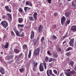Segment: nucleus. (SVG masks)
I'll return each mask as SVG.
<instances>
[{"instance_id":"obj_44","label":"nucleus","mask_w":76,"mask_h":76,"mask_svg":"<svg viewBox=\"0 0 76 76\" xmlns=\"http://www.w3.org/2000/svg\"><path fill=\"white\" fill-rule=\"evenodd\" d=\"M28 7H25L24 8V10L25 12H26V10H27V9H28Z\"/></svg>"},{"instance_id":"obj_48","label":"nucleus","mask_w":76,"mask_h":76,"mask_svg":"<svg viewBox=\"0 0 76 76\" xmlns=\"http://www.w3.org/2000/svg\"><path fill=\"white\" fill-rule=\"evenodd\" d=\"M53 72H54V73H55V74H57V71H56V70H53Z\"/></svg>"},{"instance_id":"obj_49","label":"nucleus","mask_w":76,"mask_h":76,"mask_svg":"<svg viewBox=\"0 0 76 76\" xmlns=\"http://www.w3.org/2000/svg\"><path fill=\"white\" fill-rule=\"evenodd\" d=\"M47 1L49 4H51V0H48Z\"/></svg>"},{"instance_id":"obj_11","label":"nucleus","mask_w":76,"mask_h":76,"mask_svg":"<svg viewBox=\"0 0 76 76\" xmlns=\"http://www.w3.org/2000/svg\"><path fill=\"white\" fill-rule=\"evenodd\" d=\"M48 71H49V70L48 69L47 71V75H48V76H50V75H52V70L51 69H50L49 71V73Z\"/></svg>"},{"instance_id":"obj_61","label":"nucleus","mask_w":76,"mask_h":76,"mask_svg":"<svg viewBox=\"0 0 76 76\" xmlns=\"http://www.w3.org/2000/svg\"><path fill=\"white\" fill-rule=\"evenodd\" d=\"M29 6H32V3L30 2Z\"/></svg>"},{"instance_id":"obj_14","label":"nucleus","mask_w":76,"mask_h":76,"mask_svg":"<svg viewBox=\"0 0 76 76\" xmlns=\"http://www.w3.org/2000/svg\"><path fill=\"white\" fill-rule=\"evenodd\" d=\"M5 9L6 10V11H7V12H12V10H11V9L9 8V6H5Z\"/></svg>"},{"instance_id":"obj_2","label":"nucleus","mask_w":76,"mask_h":76,"mask_svg":"<svg viewBox=\"0 0 76 76\" xmlns=\"http://www.w3.org/2000/svg\"><path fill=\"white\" fill-rule=\"evenodd\" d=\"M23 55V53H21L18 56H15V59H16L15 63H17V64H20V62H19L20 60L21 57Z\"/></svg>"},{"instance_id":"obj_17","label":"nucleus","mask_w":76,"mask_h":76,"mask_svg":"<svg viewBox=\"0 0 76 76\" xmlns=\"http://www.w3.org/2000/svg\"><path fill=\"white\" fill-rule=\"evenodd\" d=\"M7 17H8V18L9 20H11L12 19V16L9 13H8L7 14Z\"/></svg>"},{"instance_id":"obj_10","label":"nucleus","mask_w":76,"mask_h":76,"mask_svg":"<svg viewBox=\"0 0 76 76\" xmlns=\"http://www.w3.org/2000/svg\"><path fill=\"white\" fill-rule=\"evenodd\" d=\"M13 30L15 31L17 36L19 37V31L17 30L16 27H14L13 28Z\"/></svg>"},{"instance_id":"obj_7","label":"nucleus","mask_w":76,"mask_h":76,"mask_svg":"<svg viewBox=\"0 0 76 76\" xmlns=\"http://www.w3.org/2000/svg\"><path fill=\"white\" fill-rule=\"evenodd\" d=\"M74 38H73L72 39H71L70 41L69 44L70 45V46L71 47H73V43H74Z\"/></svg>"},{"instance_id":"obj_41","label":"nucleus","mask_w":76,"mask_h":76,"mask_svg":"<svg viewBox=\"0 0 76 76\" xmlns=\"http://www.w3.org/2000/svg\"><path fill=\"white\" fill-rule=\"evenodd\" d=\"M11 35H12V36H13L14 37H15V34H14V33L13 32V31H11Z\"/></svg>"},{"instance_id":"obj_55","label":"nucleus","mask_w":76,"mask_h":76,"mask_svg":"<svg viewBox=\"0 0 76 76\" xmlns=\"http://www.w3.org/2000/svg\"><path fill=\"white\" fill-rule=\"evenodd\" d=\"M66 55L67 56H70V54H69V53H68L66 54Z\"/></svg>"},{"instance_id":"obj_34","label":"nucleus","mask_w":76,"mask_h":76,"mask_svg":"<svg viewBox=\"0 0 76 76\" xmlns=\"http://www.w3.org/2000/svg\"><path fill=\"white\" fill-rule=\"evenodd\" d=\"M65 16L66 18H68L69 16V13H66L65 14Z\"/></svg>"},{"instance_id":"obj_3","label":"nucleus","mask_w":76,"mask_h":76,"mask_svg":"<svg viewBox=\"0 0 76 76\" xmlns=\"http://www.w3.org/2000/svg\"><path fill=\"white\" fill-rule=\"evenodd\" d=\"M40 52V49L39 48H37L36 50H35L34 51L33 56H39V52Z\"/></svg>"},{"instance_id":"obj_25","label":"nucleus","mask_w":76,"mask_h":76,"mask_svg":"<svg viewBox=\"0 0 76 76\" xmlns=\"http://www.w3.org/2000/svg\"><path fill=\"white\" fill-rule=\"evenodd\" d=\"M43 64L44 67L45 69H47V64L45 63H43Z\"/></svg>"},{"instance_id":"obj_62","label":"nucleus","mask_w":76,"mask_h":76,"mask_svg":"<svg viewBox=\"0 0 76 76\" xmlns=\"http://www.w3.org/2000/svg\"><path fill=\"white\" fill-rule=\"evenodd\" d=\"M5 17H6L5 15H3L2 17V18H5Z\"/></svg>"},{"instance_id":"obj_18","label":"nucleus","mask_w":76,"mask_h":76,"mask_svg":"<svg viewBox=\"0 0 76 76\" xmlns=\"http://www.w3.org/2000/svg\"><path fill=\"white\" fill-rule=\"evenodd\" d=\"M23 50H28V47H27V45H24L23 46Z\"/></svg>"},{"instance_id":"obj_1","label":"nucleus","mask_w":76,"mask_h":76,"mask_svg":"<svg viewBox=\"0 0 76 76\" xmlns=\"http://www.w3.org/2000/svg\"><path fill=\"white\" fill-rule=\"evenodd\" d=\"M38 15V14L37 12H35L33 16H31L29 17V20L30 21H34V20H37V15Z\"/></svg>"},{"instance_id":"obj_6","label":"nucleus","mask_w":76,"mask_h":76,"mask_svg":"<svg viewBox=\"0 0 76 76\" xmlns=\"http://www.w3.org/2000/svg\"><path fill=\"white\" fill-rule=\"evenodd\" d=\"M65 21H66V18L64 16L62 17L61 18V23L62 25H63L65 23Z\"/></svg>"},{"instance_id":"obj_38","label":"nucleus","mask_w":76,"mask_h":76,"mask_svg":"<svg viewBox=\"0 0 76 76\" xmlns=\"http://www.w3.org/2000/svg\"><path fill=\"white\" fill-rule=\"evenodd\" d=\"M44 40V37H43L41 39V43H42V41H43Z\"/></svg>"},{"instance_id":"obj_46","label":"nucleus","mask_w":76,"mask_h":76,"mask_svg":"<svg viewBox=\"0 0 76 76\" xmlns=\"http://www.w3.org/2000/svg\"><path fill=\"white\" fill-rule=\"evenodd\" d=\"M58 15V14H57V12L54 13L53 14V15L54 16H57Z\"/></svg>"},{"instance_id":"obj_5","label":"nucleus","mask_w":76,"mask_h":76,"mask_svg":"<svg viewBox=\"0 0 76 76\" xmlns=\"http://www.w3.org/2000/svg\"><path fill=\"white\" fill-rule=\"evenodd\" d=\"M12 58H13V56H10V55H8L5 57L6 60H9L10 59H12Z\"/></svg>"},{"instance_id":"obj_15","label":"nucleus","mask_w":76,"mask_h":76,"mask_svg":"<svg viewBox=\"0 0 76 76\" xmlns=\"http://www.w3.org/2000/svg\"><path fill=\"white\" fill-rule=\"evenodd\" d=\"M39 42V40L38 39H37L36 41H33L34 45H37V44H38Z\"/></svg>"},{"instance_id":"obj_28","label":"nucleus","mask_w":76,"mask_h":76,"mask_svg":"<svg viewBox=\"0 0 76 76\" xmlns=\"http://www.w3.org/2000/svg\"><path fill=\"white\" fill-rule=\"evenodd\" d=\"M65 75L67 76H70L71 75H70V72H66Z\"/></svg>"},{"instance_id":"obj_13","label":"nucleus","mask_w":76,"mask_h":76,"mask_svg":"<svg viewBox=\"0 0 76 76\" xmlns=\"http://www.w3.org/2000/svg\"><path fill=\"white\" fill-rule=\"evenodd\" d=\"M39 68L40 72H43L44 71V66L40 64Z\"/></svg>"},{"instance_id":"obj_43","label":"nucleus","mask_w":76,"mask_h":76,"mask_svg":"<svg viewBox=\"0 0 76 76\" xmlns=\"http://www.w3.org/2000/svg\"><path fill=\"white\" fill-rule=\"evenodd\" d=\"M41 35V34H38V37L37 38V39H39V37H40V35Z\"/></svg>"},{"instance_id":"obj_40","label":"nucleus","mask_w":76,"mask_h":76,"mask_svg":"<svg viewBox=\"0 0 76 76\" xmlns=\"http://www.w3.org/2000/svg\"><path fill=\"white\" fill-rule=\"evenodd\" d=\"M37 65H38V63L37 62L34 63V67H36V66H37Z\"/></svg>"},{"instance_id":"obj_60","label":"nucleus","mask_w":76,"mask_h":76,"mask_svg":"<svg viewBox=\"0 0 76 76\" xmlns=\"http://www.w3.org/2000/svg\"><path fill=\"white\" fill-rule=\"evenodd\" d=\"M13 61V60H11V61H10L9 62L10 63H12Z\"/></svg>"},{"instance_id":"obj_53","label":"nucleus","mask_w":76,"mask_h":76,"mask_svg":"<svg viewBox=\"0 0 76 76\" xmlns=\"http://www.w3.org/2000/svg\"><path fill=\"white\" fill-rule=\"evenodd\" d=\"M20 32H22V31H23V29H22V28L20 29Z\"/></svg>"},{"instance_id":"obj_8","label":"nucleus","mask_w":76,"mask_h":76,"mask_svg":"<svg viewBox=\"0 0 76 76\" xmlns=\"http://www.w3.org/2000/svg\"><path fill=\"white\" fill-rule=\"evenodd\" d=\"M42 25H40L39 27L38 28V34L42 33Z\"/></svg>"},{"instance_id":"obj_36","label":"nucleus","mask_w":76,"mask_h":76,"mask_svg":"<svg viewBox=\"0 0 76 76\" xmlns=\"http://www.w3.org/2000/svg\"><path fill=\"white\" fill-rule=\"evenodd\" d=\"M72 6L75 7H76V5H75V2L73 1L72 2Z\"/></svg>"},{"instance_id":"obj_64","label":"nucleus","mask_w":76,"mask_h":76,"mask_svg":"<svg viewBox=\"0 0 76 76\" xmlns=\"http://www.w3.org/2000/svg\"><path fill=\"white\" fill-rule=\"evenodd\" d=\"M75 47H76V41L75 43Z\"/></svg>"},{"instance_id":"obj_39","label":"nucleus","mask_w":76,"mask_h":76,"mask_svg":"<svg viewBox=\"0 0 76 76\" xmlns=\"http://www.w3.org/2000/svg\"><path fill=\"white\" fill-rule=\"evenodd\" d=\"M45 61L47 62L48 61V57H46L45 58Z\"/></svg>"},{"instance_id":"obj_24","label":"nucleus","mask_w":76,"mask_h":76,"mask_svg":"<svg viewBox=\"0 0 76 76\" xmlns=\"http://www.w3.org/2000/svg\"><path fill=\"white\" fill-rule=\"evenodd\" d=\"M53 56L55 58L56 57V58H57V57H58V54H57V53H53Z\"/></svg>"},{"instance_id":"obj_32","label":"nucleus","mask_w":76,"mask_h":76,"mask_svg":"<svg viewBox=\"0 0 76 76\" xmlns=\"http://www.w3.org/2000/svg\"><path fill=\"white\" fill-rule=\"evenodd\" d=\"M19 71L21 73H23L24 71V68H22L19 69Z\"/></svg>"},{"instance_id":"obj_29","label":"nucleus","mask_w":76,"mask_h":76,"mask_svg":"<svg viewBox=\"0 0 76 76\" xmlns=\"http://www.w3.org/2000/svg\"><path fill=\"white\" fill-rule=\"evenodd\" d=\"M14 51L15 53H19L20 52L19 50L16 49H14Z\"/></svg>"},{"instance_id":"obj_35","label":"nucleus","mask_w":76,"mask_h":76,"mask_svg":"<svg viewBox=\"0 0 76 76\" xmlns=\"http://www.w3.org/2000/svg\"><path fill=\"white\" fill-rule=\"evenodd\" d=\"M56 50L57 51H58V52L61 51V48H57Z\"/></svg>"},{"instance_id":"obj_33","label":"nucleus","mask_w":76,"mask_h":76,"mask_svg":"<svg viewBox=\"0 0 76 76\" xmlns=\"http://www.w3.org/2000/svg\"><path fill=\"white\" fill-rule=\"evenodd\" d=\"M8 46H9V43H7L6 45L4 46V48H8Z\"/></svg>"},{"instance_id":"obj_56","label":"nucleus","mask_w":76,"mask_h":76,"mask_svg":"<svg viewBox=\"0 0 76 76\" xmlns=\"http://www.w3.org/2000/svg\"><path fill=\"white\" fill-rule=\"evenodd\" d=\"M5 39H6V36L4 35L3 37V41H4V40H5Z\"/></svg>"},{"instance_id":"obj_63","label":"nucleus","mask_w":76,"mask_h":76,"mask_svg":"<svg viewBox=\"0 0 76 76\" xmlns=\"http://www.w3.org/2000/svg\"><path fill=\"white\" fill-rule=\"evenodd\" d=\"M67 71H70V69H67Z\"/></svg>"},{"instance_id":"obj_9","label":"nucleus","mask_w":76,"mask_h":76,"mask_svg":"<svg viewBox=\"0 0 76 76\" xmlns=\"http://www.w3.org/2000/svg\"><path fill=\"white\" fill-rule=\"evenodd\" d=\"M72 32H76V26H72L71 29H70Z\"/></svg>"},{"instance_id":"obj_12","label":"nucleus","mask_w":76,"mask_h":76,"mask_svg":"<svg viewBox=\"0 0 76 76\" xmlns=\"http://www.w3.org/2000/svg\"><path fill=\"white\" fill-rule=\"evenodd\" d=\"M4 71L5 70L4 68H3L2 67H0V72L1 74H4V73H5Z\"/></svg>"},{"instance_id":"obj_57","label":"nucleus","mask_w":76,"mask_h":76,"mask_svg":"<svg viewBox=\"0 0 76 76\" xmlns=\"http://www.w3.org/2000/svg\"><path fill=\"white\" fill-rule=\"evenodd\" d=\"M65 36H66V37H68V32H66Z\"/></svg>"},{"instance_id":"obj_58","label":"nucleus","mask_w":76,"mask_h":76,"mask_svg":"<svg viewBox=\"0 0 76 76\" xmlns=\"http://www.w3.org/2000/svg\"><path fill=\"white\" fill-rule=\"evenodd\" d=\"M57 27V26H56V25H54V28L56 29V28Z\"/></svg>"},{"instance_id":"obj_4","label":"nucleus","mask_w":76,"mask_h":76,"mask_svg":"<svg viewBox=\"0 0 76 76\" xmlns=\"http://www.w3.org/2000/svg\"><path fill=\"white\" fill-rule=\"evenodd\" d=\"M0 25H2L3 27L4 28H6V27L8 26V23L5 20L2 21L0 23Z\"/></svg>"},{"instance_id":"obj_16","label":"nucleus","mask_w":76,"mask_h":76,"mask_svg":"<svg viewBox=\"0 0 76 76\" xmlns=\"http://www.w3.org/2000/svg\"><path fill=\"white\" fill-rule=\"evenodd\" d=\"M34 37V32L33 30L31 31V35L30 38L31 39H33Z\"/></svg>"},{"instance_id":"obj_59","label":"nucleus","mask_w":76,"mask_h":76,"mask_svg":"<svg viewBox=\"0 0 76 76\" xmlns=\"http://www.w3.org/2000/svg\"><path fill=\"white\" fill-rule=\"evenodd\" d=\"M2 48H4V45H2Z\"/></svg>"},{"instance_id":"obj_47","label":"nucleus","mask_w":76,"mask_h":76,"mask_svg":"<svg viewBox=\"0 0 76 76\" xmlns=\"http://www.w3.org/2000/svg\"><path fill=\"white\" fill-rule=\"evenodd\" d=\"M50 50H53V46H50Z\"/></svg>"},{"instance_id":"obj_23","label":"nucleus","mask_w":76,"mask_h":76,"mask_svg":"<svg viewBox=\"0 0 76 76\" xmlns=\"http://www.w3.org/2000/svg\"><path fill=\"white\" fill-rule=\"evenodd\" d=\"M54 59L52 58H50L49 59L48 61L49 62H51V61H54Z\"/></svg>"},{"instance_id":"obj_45","label":"nucleus","mask_w":76,"mask_h":76,"mask_svg":"<svg viewBox=\"0 0 76 76\" xmlns=\"http://www.w3.org/2000/svg\"><path fill=\"white\" fill-rule=\"evenodd\" d=\"M26 5H29V1H27L26 2Z\"/></svg>"},{"instance_id":"obj_27","label":"nucleus","mask_w":76,"mask_h":76,"mask_svg":"<svg viewBox=\"0 0 76 76\" xmlns=\"http://www.w3.org/2000/svg\"><path fill=\"white\" fill-rule=\"evenodd\" d=\"M18 27H20L21 28H23L24 26V25L23 24H18Z\"/></svg>"},{"instance_id":"obj_50","label":"nucleus","mask_w":76,"mask_h":76,"mask_svg":"<svg viewBox=\"0 0 76 76\" xmlns=\"http://www.w3.org/2000/svg\"><path fill=\"white\" fill-rule=\"evenodd\" d=\"M33 70H34V71H35L36 70V66H34L33 68Z\"/></svg>"},{"instance_id":"obj_52","label":"nucleus","mask_w":76,"mask_h":76,"mask_svg":"<svg viewBox=\"0 0 76 76\" xmlns=\"http://www.w3.org/2000/svg\"><path fill=\"white\" fill-rule=\"evenodd\" d=\"M47 52H48V54H49V56H50V55H51V53H50V51H48Z\"/></svg>"},{"instance_id":"obj_22","label":"nucleus","mask_w":76,"mask_h":76,"mask_svg":"<svg viewBox=\"0 0 76 76\" xmlns=\"http://www.w3.org/2000/svg\"><path fill=\"white\" fill-rule=\"evenodd\" d=\"M31 50H30L29 52V53L28 55V58H31Z\"/></svg>"},{"instance_id":"obj_30","label":"nucleus","mask_w":76,"mask_h":76,"mask_svg":"<svg viewBox=\"0 0 76 76\" xmlns=\"http://www.w3.org/2000/svg\"><path fill=\"white\" fill-rule=\"evenodd\" d=\"M18 37H24V33L22 32L21 34L19 35Z\"/></svg>"},{"instance_id":"obj_26","label":"nucleus","mask_w":76,"mask_h":76,"mask_svg":"<svg viewBox=\"0 0 76 76\" xmlns=\"http://www.w3.org/2000/svg\"><path fill=\"white\" fill-rule=\"evenodd\" d=\"M73 64H74V62L72 61H71L69 63V65L70 66H73Z\"/></svg>"},{"instance_id":"obj_31","label":"nucleus","mask_w":76,"mask_h":76,"mask_svg":"<svg viewBox=\"0 0 76 76\" xmlns=\"http://www.w3.org/2000/svg\"><path fill=\"white\" fill-rule=\"evenodd\" d=\"M73 50V49L72 48L69 47L66 50V51H69V50Z\"/></svg>"},{"instance_id":"obj_42","label":"nucleus","mask_w":76,"mask_h":76,"mask_svg":"<svg viewBox=\"0 0 76 76\" xmlns=\"http://www.w3.org/2000/svg\"><path fill=\"white\" fill-rule=\"evenodd\" d=\"M10 54H14V52H13V51L11 50L10 52Z\"/></svg>"},{"instance_id":"obj_20","label":"nucleus","mask_w":76,"mask_h":76,"mask_svg":"<svg viewBox=\"0 0 76 76\" xmlns=\"http://www.w3.org/2000/svg\"><path fill=\"white\" fill-rule=\"evenodd\" d=\"M76 73L74 70L71 71L70 72V74L71 75H73V74H76Z\"/></svg>"},{"instance_id":"obj_21","label":"nucleus","mask_w":76,"mask_h":76,"mask_svg":"<svg viewBox=\"0 0 76 76\" xmlns=\"http://www.w3.org/2000/svg\"><path fill=\"white\" fill-rule=\"evenodd\" d=\"M51 38L52 39H57V37L55 35H53L51 37Z\"/></svg>"},{"instance_id":"obj_51","label":"nucleus","mask_w":76,"mask_h":76,"mask_svg":"<svg viewBox=\"0 0 76 76\" xmlns=\"http://www.w3.org/2000/svg\"><path fill=\"white\" fill-rule=\"evenodd\" d=\"M70 22V20H68V21H67V24H69Z\"/></svg>"},{"instance_id":"obj_37","label":"nucleus","mask_w":76,"mask_h":76,"mask_svg":"<svg viewBox=\"0 0 76 76\" xmlns=\"http://www.w3.org/2000/svg\"><path fill=\"white\" fill-rule=\"evenodd\" d=\"M18 11L20 13H22L23 12V10H22V9L21 8H20L18 10Z\"/></svg>"},{"instance_id":"obj_19","label":"nucleus","mask_w":76,"mask_h":76,"mask_svg":"<svg viewBox=\"0 0 76 76\" xmlns=\"http://www.w3.org/2000/svg\"><path fill=\"white\" fill-rule=\"evenodd\" d=\"M23 21V18H19L18 19V22L20 23H22V22Z\"/></svg>"},{"instance_id":"obj_54","label":"nucleus","mask_w":76,"mask_h":76,"mask_svg":"<svg viewBox=\"0 0 76 76\" xmlns=\"http://www.w3.org/2000/svg\"><path fill=\"white\" fill-rule=\"evenodd\" d=\"M67 38V37L65 35V36H64V37H63V39H65V38Z\"/></svg>"}]
</instances>
